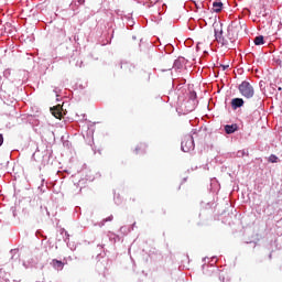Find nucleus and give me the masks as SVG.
I'll list each match as a JSON object with an SVG mask.
<instances>
[{
    "label": "nucleus",
    "mask_w": 282,
    "mask_h": 282,
    "mask_svg": "<svg viewBox=\"0 0 282 282\" xmlns=\"http://www.w3.org/2000/svg\"><path fill=\"white\" fill-rule=\"evenodd\" d=\"M213 28L217 43L223 45V47L230 50L235 45V41H237V35L239 32L238 26H228L227 32H224V24H221L219 21H216L213 23Z\"/></svg>",
    "instance_id": "f257e3e1"
},
{
    "label": "nucleus",
    "mask_w": 282,
    "mask_h": 282,
    "mask_svg": "<svg viewBox=\"0 0 282 282\" xmlns=\"http://www.w3.org/2000/svg\"><path fill=\"white\" fill-rule=\"evenodd\" d=\"M238 89L243 98L250 99L254 97V87L249 82H242Z\"/></svg>",
    "instance_id": "f03ea898"
},
{
    "label": "nucleus",
    "mask_w": 282,
    "mask_h": 282,
    "mask_svg": "<svg viewBox=\"0 0 282 282\" xmlns=\"http://www.w3.org/2000/svg\"><path fill=\"white\" fill-rule=\"evenodd\" d=\"M181 149L184 153H191L195 149V141L193 140V135L186 134L183 137L181 142Z\"/></svg>",
    "instance_id": "7ed1b4c3"
},
{
    "label": "nucleus",
    "mask_w": 282,
    "mask_h": 282,
    "mask_svg": "<svg viewBox=\"0 0 282 282\" xmlns=\"http://www.w3.org/2000/svg\"><path fill=\"white\" fill-rule=\"evenodd\" d=\"M51 111L54 118H56L57 120H61V118H63V107H61V105L51 108Z\"/></svg>",
    "instance_id": "20e7f679"
},
{
    "label": "nucleus",
    "mask_w": 282,
    "mask_h": 282,
    "mask_svg": "<svg viewBox=\"0 0 282 282\" xmlns=\"http://www.w3.org/2000/svg\"><path fill=\"white\" fill-rule=\"evenodd\" d=\"M51 265H53V268L55 270H63V268H65V263H63V261L56 260V259L52 260Z\"/></svg>",
    "instance_id": "39448f33"
},
{
    "label": "nucleus",
    "mask_w": 282,
    "mask_h": 282,
    "mask_svg": "<svg viewBox=\"0 0 282 282\" xmlns=\"http://www.w3.org/2000/svg\"><path fill=\"white\" fill-rule=\"evenodd\" d=\"M232 109H239V107H243V100L241 98H234L231 100Z\"/></svg>",
    "instance_id": "423d86ee"
},
{
    "label": "nucleus",
    "mask_w": 282,
    "mask_h": 282,
    "mask_svg": "<svg viewBox=\"0 0 282 282\" xmlns=\"http://www.w3.org/2000/svg\"><path fill=\"white\" fill-rule=\"evenodd\" d=\"M147 143H139L135 149H134V152L135 154L138 155L139 153H147Z\"/></svg>",
    "instance_id": "0eeeda50"
},
{
    "label": "nucleus",
    "mask_w": 282,
    "mask_h": 282,
    "mask_svg": "<svg viewBox=\"0 0 282 282\" xmlns=\"http://www.w3.org/2000/svg\"><path fill=\"white\" fill-rule=\"evenodd\" d=\"M237 129H238L237 123L225 126V131H226V133H228V134L235 133V131H237Z\"/></svg>",
    "instance_id": "6e6552de"
},
{
    "label": "nucleus",
    "mask_w": 282,
    "mask_h": 282,
    "mask_svg": "<svg viewBox=\"0 0 282 282\" xmlns=\"http://www.w3.org/2000/svg\"><path fill=\"white\" fill-rule=\"evenodd\" d=\"M223 8H224V3L219 2V1H215L213 3L214 12H221Z\"/></svg>",
    "instance_id": "1a4fd4ad"
},
{
    "label": "nucleus",
    "mask_w": 282,
    "mask_h": 282,
    "mask_svg": "<svg viewBox=\"0 0 282 282\" xmlns=\"http://www.w3.org/2000/svg\"><path fill=\"white\" fill-rule=\"evenodd\" d=\"M253 42H254V45H263V43H265L263 41V36L262 35L256 36Z\"/></svg>",
    "instance_id": "9d476101"
},
{
    "label": "nucleus",
    "mask_w": 282,
    "mask_h": 282,
    "mask_svg": "<svg viewBox=\"0 0 282 282\" xmlns=\"http://www.w3.org/2000/svg\"><path fill=\"white\" fill-rule=\"evenodd\" d=\"M276 160H279V158L276 155H274V154H271L269 156V162H271L272 164H274L276 162Z\"/></svg>",
    "instance_id": "9b49d317"
},
{
    "label": "nucleus",
    "mask_w": 282,
    "mask_h": 282,
    "mask_svg": "<svg viewBox=\"0 0 282 282\" xmlns=\"http://www.w3.org/2000/svg\"><path fill=\"white\" fill-rule=\"evenodd\" d=\"M106 221H113V216H109V217H107L106 219H104V220L101 221L102 226H105V223H106Z\"/></svg>",
    "instance_id": "f8f14e48"
},
{
    "label": "nucleus",
    "mask_w": 282,
    "mask_h": 282,
    "mask_svg": "<svg viewBox=\"0 0 282 282\" xmlns=\"http://www.w3.org/2000/svg\"><path fill=\"white\" fill-rule=\"evenodd\" d=\"M79 6H83L85 3V0H75Z\"/></svg>",
    "instance_id": "ddd939ff"
},
{
    "label": "nucleus",
    "mask_w": 282,
    "mask_h": 282,
    "mask_svg": "<svg viewBox=\"0 0 282 282\" xmlns=\"http://www.w3.org/2000/svg\"><path fill=\"white\" fill-rule=\"evenodd\" d=\"M223 72H226V69H228V65H220Z\"/></svg>",
    "instance_id": "4468645a"
},
{
    "label": "nucleus",
    "mask_w": 282,
    "mask_h": 282,
    "mask_svg": "<svg viewBox=\"0 0 282 282\" xmlns=\"http://www.w3.org/2000/svg\"><path fill=\"white\" fill-rule=\"evenodd\" d=\"M3 144V134H0V147Z\"/></svg>",
    "instance_id": "2eb2a0df"
}]
</instances>
